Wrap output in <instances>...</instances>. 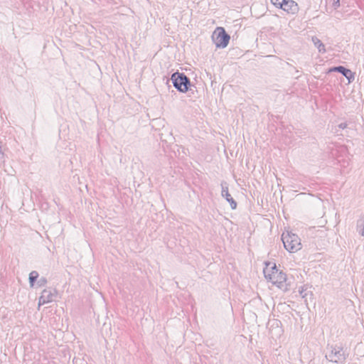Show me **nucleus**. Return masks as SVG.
Here are the masks:
<instances>
[{
    "label": "nucleus",
    "instance_id": "obj_2",
    "mask_svg": "<svg viewBox=\"0 0 364 364\" xmlns=\"http://www.w3.org/2000/svg\"><path fill=\"white\" fill-rule=\"evenodd\" d=\"M282 240L284 248L289 252H296L301 249V240L297 235L291 232H283Z\"/></svg>",
    "mask_w": 364,
    "mask_h": 364
},
{
    "label": "nucleus",
    "instance_id": "obj_16",
    "mask_svg": "<svg viewBox=\"0 0 364 364\" xmlns=\"http://www.w3.org/2000/svg\"><path fill=\"white\" fill-rule=\"evenodd\" d=\"M338 127H339L340 129H346V128L347 127V124H346V123H345V122H343V123H341V124L338 125Z\"/></svg>",
    "mask_w": 364,
    "mask_h": 364
},
{
    "label": "nucleus",
    "instance_id": "obj_9",
    "mask_svg": "<svg viewBox=\"0 0 364 364\" xmlns=\"http://www.w3.org/2000/svg\"><path fill=\"white\" fill-rule=\"evenodd\" d=\"M331 70L341 73L348 79L349 83L355 80V73H353L350 70L344 68L343 66L334 67Z\"/></svg>",
    "mask_w": 364,
    "mask_h": 364
},
{
    "label": "nucleus",
    "instance_id": "obj_7",
    "mask_svg": "<svg viewBox=\"0 0 364 364\" xmlns=\"http://www.w3.org/2000/svg\"><path fill=\"white\" fill-rule=\"evenodd\" d=\"M221 195L223 198L226 199V200L230 203L232 209H235L237 208V203L229 193L228 187L225 182L221 183Z\"/></svg>",
    "mask_w": 364,
    "mask_h": 364
},
{
    "label": "nucleus",
    "instance_id": "obj_5",
    "mask_svg": "<svg viewBox=\"0 0 364 364\" xmlns=\"http://www.w3.org/2000/svg\"><path fill=\"white\" fill-rule=\"evenodd\" d=\"M331 362L338 363L345 360L343 348L341 346H331V352L326 355Z\"/></svg>",
    "mask_w": 364,
    "mask_h": 364
},
{
    "label": "nucleus",
    "instance_id": "obj_11",
    "mask_svg": "<svg viewBox=\"0 0 364 364\" xmlns=\"http://www.w3.org/2000/svg\"><path fill=\"white\" fill-rule=\"evenodd\" d=\"M38 277V273L36 271H32L29 274V283L31 287L34 286V282Z\"/></svg>",
    "mask_w": 364,
    "mask_h": 364
},
{
    "label": "nucleus",
    "instance_id": "obj_13",
    "mask_svg": "<svg viewBox=\"0 0 364 364\" xmlns=\"http://www.w3.org/2000/svg\"><path fill=\"white\" fill-rule=\"evenodd\" d=\"M272 3L277 6H279L281 8V5H282V0H271Z\"/></svg>",
    "mask_w": 364,
    "mask_h": 364
},
{
    "label": "nucleus",
    "instance_id": "obj_15",
    "mask_svg": "<svg viewBox=\"0 0 364 364\" xmlns=\"http://www.w3.org/2000/svg\"><path fill=\"white\" fill-rule=\"evenodd\" d=\"M333 6L335 9H337L340 6V0H333Z\"/></svg>",
    "mask_w": 364,
    "mask_h": 364
},
{
    "label": "nucleus",
    "instance_id": "obj_10",
    "mask_svg": "<svg viewBox=\"0 0 364 364\" xmlns=\"http://www.w3.org/2000/svg\"><path fill=\"white\" fill-rule=\"evenodd\" d=\"M312 41L320 53H324L326 52L323 43L318 38L312 37Z\"/></svg>",
    "mask_w": 364,
    "mask_h": 364
},
{
    "label": "nucleus",
    "instance_id": "obj_8",
    "mask_svg": "<svg viewBox=\"0 0 364 364\" xmlns=\"http://www.w3.org/2000/svg\"><path fill=\"white\" fill-rule=\"evenodd\" d=\"M281 9L289 14H296L299 10L297 4L293 0H282Z\"/></svg>",
    "mask_w": 364,
    "mask_h": 364
},
{
    "label": "nucleus",
    "instance_id": "obj_14",
    "mask_svg": "<svg viewBox=\"0 0 364 364\" xmlns=\"http://www.w3.org/2000/svg\"><path fill=\"white\" fill-rule=\"evenodd\" d=\"M47 281L45 278H41L38 281V285L39 287H41V286H43L46 284Z\"/></svg>",
    "mask_w": 364,
    "mask_h": 364
},
{
    "label": "nucleus",
    "instance_id": "obj_4",
    "mask_svg": "<svg viewBox=\"0 0 364 364\" xmlns=\"http://www.w3.org/2000/svg\"><path fill=\"white\" fill-rule=\"evenodd\" d=\"M171 80L173 86L181 92H186L188 90V85H190V80L184 73L178 72L172 74Z\"/></svg>",
    "mask_w": 364,
    "mask_h": 364
},
{
    "label": "nucleus",
    "instance_id": "obj_3",
    "mask_svg": "<svg viewBox=\"0 0 364 364\" xmlns=\"http://www.w3.org/2000/svg\"><path fill=\"white\" fill-rule=\"evenodd\" d=\"M230 36L223 27H217L212 35V39L217 48L227 47L230 41Z\"/></svg>",
    "mask_w": 364,
    "mask_h": 364
},
{
    "label": "nucleus",
    "instance_id": "obj_1",
    "mask_svg": "<svg viewBox=\"0 0 364 364\" xmlns=\"http://www.w3.org/2000/svg\"><path fill=\"white\" fill-rule=\"evenodd\" d=\"M265 278L273 284L277 285L282 289H286L285 282L287 277L284 273L277 269L275 264L270 262L266 264V267L263 270Z\"/></svg>",
    "mask_w": 364,
    "mask_h": 364
},
{
    "label": "nucleus",
    "instance_id": "obj_6",
    "mask_svg": "<svg viewBox=\"0 0 364 364\" xmlns=\"http://www.w3.org/2000/svg\"><path fill=\"white\" fill-rule=\"evenodd\" d=\"M57 291L53 289H44L38 299V307L46 304L52 302L56 297Z\"/></svg>",
    "mask_w": 364,
    "mask_h": 364
},
{
    "label": "nucleus",
    "instance_id": "obj_17",
    "mask_svg": "<svg viewBox=\"0 0 364 364\" xmlns=\"http://www.w3.org/2000/svg\"><path fill=\"white\" fill-rule=\"evenodd\" d=\"M360 221L357 222V228H358L360 226L362 225V224H360Z\"/></svg>",
    "mask_w": 364,
    "mask_h": 364
},
{
    "label": "nucleus",
    "instance_id": "obj_12",
    "mask_svg": "<svg viewBox=\"0 0 364 364\" xmlns=\"http://www.w3.org/2000/svg\"><path fill=\"white\" fill-rule=\"evenodd\" d=\"M306 289H307V288L305 286H303L301 288H299V292L302 298L306 297V296H307V294L306 293Z\"/></svg>",
    "mask_w": 364,
    "mask_h": 364
}]
</instances>
